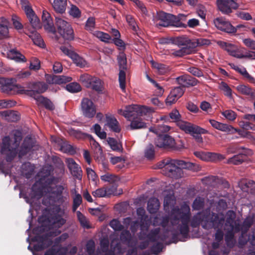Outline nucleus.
I'll return each instance as SVG.
<instances>
[{"label":"nucleus","mask_w":255,"mask_h":255,"mask_svg":"<svg viewBox=\"0 0 255 255\" xmlns=\"http://www.w3.org/2000/svg\"><path fill=\"white\" fill-rule=\"evenodd\" d=\"M22 168L23 173L25 174L26 178H29V176L32 174L34 171V167L30 163H26L22 165Z\"/></svg>","instance_id":"44"},{"label":"nucleus","mask_w":255,"mask_h":255,"mask_svg":"<svg viewBox=\"0 0 255 255\" xmlns=\"http://www.w3.org/2000/svg\"><path fill=\"white\" fill-rule=\"evenodd\" d=\"M236 89L240 93L248 96L252 99H255V92L254 90L249 86L241 84L237 86Z\"/></svg>","instance_id":"26"},{"label":"nucleus","mask_w":255,"mask_h":255,"mask_svg":"<svg viewBox=\"0 0 255 255\" xmlns=\"http://www.w3.org/2000/svg\"><path fill=\"white\" fill-rule=\"evenodd\" d=\"M177 82L183 87L194 86L198 81L189 75H184L176 78Z\"/></svg>","instance_id":"23"},{"label":"nucleus","mask_w":255,"mask_h":255,"mask_svg":"<svg viewBox=\"0 0 255 255\" xmlns=\"http://www.w3.org/2000/svg\"><path fill=\"white\" fill-rule=\"evenodd\" d=\"M66 89L71 93H77L81 91V86L77 83H71L66 86Z\"/></svg>","instance_id":"53"},{"label":"nucleus","mask_w":255,"mask_h":255,"mask_svg":"<svg viewBox=\"0 0 255 255\" xmlns=\"http://www.w3.org/2000/svg\"><path fill=\"white\" fill-rule=\"evenodd\" d=\"M69 14L74 18H79L81 16V11L78 7L74 5H71L69 11Z\"/></svg>","instance_id":"58"},{"label":"nucleus","mask_w":255,"mask_h":255,"mask_svg":"<svg viewBox=\"0 0 255 255\" xmlns=\"http://www.w3.org/2000/svg\"><path fill=\"white\" fill-rule=\"evenodd\" d=\"M155 22L157 26L164 27L169 26L182 27L184 25L174 15L163 11H160L157 13L155 17Z\"/></svg>","instance_id":"7"},{"label":"nucleus","mask_w":255,"mask_h":255,"mask_svg":"<svg viewBox=\"0 0 255 255\" xmlns=\"http://www.w3.org/2000/svg\"><path fill=\"white\" fill-rule=\"evenodd\" d=\"M230 55L239 59H247L248 51H247L244 47L237 45Z\"/></svg>","instance_id":"28"},{"label":"nucleus","mask_w":255,"mask_h":255,"mask_svg":"<svg viewBox=\"0 0 255 255\" xmlns=\"http://www.w3.org/2000/svg\"><path fill=\"white\" fill-rule=\"evenodd\" d=\"M65 162L71 174L76 178L81 180L82 179V170L80 166L71 158H66Z\"/></svg>","instance_id":"20"},{"label":"nucleus","mask_w":255,"mask_h":255,"mask_svg":"<svg viewBox=\"0 0 255 255\" xmlns=\"http://www.w3.org/2000/svg\"><path fill=\"white\" fill-rule=\"evenodd\" d=\"M95 18L93 17H89L86 21V23L85 24V29L91 32V33H92V32L93 31H94V29L95 28Z\"/></svg>","instance_id":"54"},{"label":"nucleus","mask_w":255,"mask_h":255,"mask_svg":"<svg viewBox=\"0 0 255 255\" xmlns=\"http://www.w3.org/2000/svg\"><path fill=\"white\" fill-rule=\"evenodd\" d=\"M26 17L32 27L33 28V30H36L42 27V24L40 23V21L35 12L27 16Z\"/></svg>","instance_id":"29"},{"label":"nucleus","mask_w":255,"mask_h":255,"mask_svg":"<svg viewBox=\"0 0 255 255\" xmlns=\"http://www.w3.org/2000/svg\"><path fill=\"white\" fill-rule=\"evenodd\" d=\"M244 160V156L243 154H238L229 158L228 160L227 163L229 164L238 165L241 164Z\"/></svg>","instance_id":"48"},{"label":"nucleus","mask_w":255,"mask_h":255,"mask_svg":"<svg viewBox=\"0 0 255 255\" xmlns=\"http://www.w3.org/2000/svg\"><path fill=\"white\" fill-rule=\"evenodd\" d=\"M216 4L219 10L224 14H228L232 9L238 7L237 0H217Z\"/></svg>","instance_id":"17"},{"label":"nucleus","mask_w":255,"mask_h":255,"mask_svg":"<svg viewBox=\"0 0 255 255\" xmlns=\"http://www.w3.org/2000/svg\"><path fill=\"white\" fill-rule=\"evenodd\" d=\"M107 125L114 132H119L121 130L119 123L114 117H107Z\"/></svg>","instance_id":"30"},{"label":"nucleus","mask_w":255,"mask_h":255,"mask_svg":"<svg viewBox=\"0 0 255 255\" xmlns=\"http://www.w3.org/2000/svg\"><path fill=\"white\" fill-rule=\"evenodd\" d=\"M71 59L77 66L80 68L88 67L89 66L88 63L76 53L71 55Z\"/></svg>","instance_id":"33"},{"label":"nucleus","mask_w":255,"mask_h":255,"mask_svg":"<svg viewBox=\"0 0 255 255\" xmlns=\"http://www.w3.org/2000/svg\"><path fill=\"white\" fill-rule=\"evenodd\" d=\"M219 88L226 96L230 98L232 97V90L226 83L221 82Z\"/></svg>","instance_id":"56"},{"label":"nucleus","mask_w":255,"mask_h":255,"mask_svg":"<svg viewBox=\"0 0 255 255\" xmlns=\"http://www.w3.org/2000/svg\"><path fill=\"white\" fill-rule=\"evenodd\" d=\"M77 215L81 225L84 228H89V222L86 217L80 211L77 212Z\"/></svg>","instance_id":"57"},{"label":"nucleus","mask_w":255,"mask_h":255,"mask_svg":"<svg viewBox=\"0 0 255 255\" xmlns=\"http://www.w3.org/2000/svg\"><path fill=\"white\" fill-rule=\"evenodd\" d=\"M180 128L185 132L190 133L192 136L197 133H207L208 130L197 125L184 121H180L178 123Z\"/></svg>","instance_id":"16"},{"label":"nucleus","mask_w":255,"mask_h":255,"mask_svg":"<svg viewBox=\"0 0 255 255\" xmlns=\"http://www.w3.org/2000/svg\"><path fill=\"white\" fill-rule=\"evenodd\" d=\"M214 23L218 29L222 31L230 33L236 32V28L223 17L216 18L214 20Z\"/></svg>","instance_id":"19"},{"label":"nucleus","mask_w":255,"mask_h":255,"mask_svg":"<svg viewBox=\"0 0 255 255\" xmlns=\"http://www.w3.org/2000/svg\"><path fill=\"white\" fill-rule=\"evenodd\" d=\"M110 188H100L92 192V195L95 198H101L111 194Z\"/></svg>","instance_id":"35"},{"label":"nucleus","mask_w":255,"mask_h":255,"mask_svg":"<svg viewBox=\"0 0 255 255\" xmlns=\"http://www.w3.org/2000/svg\"><path fill=\"white\" fill-rule=\"evenodd\" d=\"M64 189L62 186H56L55 188L44 187L41 189L42 195L44 196L43 204L48 206L52 204L56 198L60 195Z\"/></svg>","instance_id":"8"},{"label":"nucleus","mask_w":255,"mask_h":255,"mask_svg":"<svg viewBox=\"0 0 255 255\" xmlns=\"http://www.w3.org/2000/svg\"><path fill=\"white\" fill-rule=\"evenodd\" d=\"M217 43L221 48L226 50L230 55L237 46V45L232 44L231 43L223 41H218Z\"/></svg>","instance_id":"36"},{"label":"nucleus","mask_w":255,"mask_h":255,"mask_svg":"<svg viewBox=\"0 0 255 255\" xmlns=\"http://www.w3.org/2000/svg\"><path fill=\"white\" fill-rule=\"evenodd\" d=\"M56 25L59 33L65 39L74 38L73 30L69 22L61 18L56 17Z\"/></svg>","instance_id":"10"},{"label":"nucleus","mask_w":255,"mask_h":255,"mask_svg":"<svg viewBox=\"0 0 255 255\" xmlns=\"http://www.w3.org/2000/svg\"><path fill=\"white\" fill-rule=\"evenodd\" d=\"M21 139L20 135L15 136L14 143L12 144V145H11L10 140L8 136H5L3 138L1 153L7 155V161L10 160L11 158L13 157L16 155V149Z\"/></svg>","instance_id":"9"},{"label":"nucleus","mask_w":255,"mask_h":255,"mask_svg":"<svg viewBox=\"0 0 255 255\" xmlns=\"http://www.w3.org/2000/svg\"><path fill=\"white\" fill-rule=\"evenodd\" d=\"M42 21L44 28L46 31L51 32L54 31L52 18L50 13L46 10L42 11Z\"/></svg>","instance_id":"22"},{"label":"nucleus","mask_w":255,"mask_h":255,"mask_svg":"<svg viewBox=\"0 0 255 255\" xmlns=\"http://www.w3.org/2000/svg\"><path fill=\"white\" fill-rule=\"evenodd\" d=\"M224 217L223 214H215L211 213L210 210H207L195 215L191 220V226L194 228L201 224L205 229H218L215 234V240L220 241L223 238L222 229L224 227Z\"/></svg>","instance_id":"2"},{"label":"nucleus","mask_w":255,"mask_h":255,"mask_svg":"<svg viewBox=\"0 0 255 255\" xmlns=\"http://www.w3.org/2000/svg\"><path fill=\"white\" fill-rule=\"evenodd\" d=\"M154 109L146 106H140L133 105L126 107V110L119 109V114L124 116L128 121H130V128L131 129H136L146 127V124L139 116H142L152 113Z\"/></svg>","instance_id":"3"},{"label":"nucleus","mask_w":255,"mask_h":255,"mask_svg":"<svg viewBox=\"0 0 255 255\" xmlns=\"http://www.w3.org/2000/svg\"><path fill=\"white\" fill-rule=\"evenodd\" d=\"M101 179L105 182H108L110 183H114L119 180L117 176L115 175L107 172L104 175L101 176Z\"/></svg>","instance_id":"47"},{"label":"nucleus","mask_w":255,"mask_h":255,"mask_svg":"<svg viewBox=\"0 0 255 255\" xmlns=\"http://www.w3.org/2000/svg\"><path fill=\"white\" fill-rule=\"evenodd\" d=\"M160 206L159 200L155 198H151L148 201L147 210L150 213H155Z\"/></svg>","instance_id":"34"},{"label":"nucleus","mask_w":255,"mask_h":255,"mask_svg":"<svg viewBox=\"0 0 255 255\" xmlns=\"http://www.w3.org/2000/svg\"><path fill=\"white\" fill-rule=\"evenodd\" d=\"M159 229H156L154 231H152L150 234L147 235H145L143 233H140L139 237L141 239L145 240V241L140 244L139 247L141 249H145L149 244V242L154 241L157 240L158 238V234L159 233Z\"/></svg>","instance_id":"21"},{"label":"nucleus","mask_w":255,"mask_h":255,"mask_svg":"<svg viewBox=\"0 0 255 255\" xmlns=\"http://www.w3.org/2000/svg\"><path fill=\"white\" fill-rule=\"evenodd\" d=\"M94 129L96 134L101 139H105L106 138L107 134L106 132L101 131V128L98 124H95L94 127Z\"/></svg>","instance_id":"64"},{"label":"nucleus","mask_w":255,"mask_h":255,"mask_svg":"<svg viewBox=\"0 0 255 255\" xmlns=\"http://www.w3.org/2000/svg\"><path fill=\"white\" fill-rule=\"evenodd\" d=\"M107 141L113 150L120 151L122 149V145L114 138L109 137Z\"/></svg>","instance_id":"43"},{"label":"nucleus","mask_w":255,"mask_h":255,"mask_svg":"<svg viewBox=\"0 0 255 255\" xmlns=\"http://www.w3.org/2000/svg\"><path fill=\"white\" fill-rule=\"evenodd\" d=\"M29 68L34 71L38 70L40 68V61L36 57H32L30 60Z\"/></svg>","instance_id":"51"},{"label":"nucleus","mask_w":255,"mask_h":255,"mask_svg":"<svg viewBox=\"0 0 255 255\" xmlns=\"http://www.w3.org/2000/svg\"><path fill=\"white\" fill-rule=\"evenodd\" d=\"M175 199L172 194L165 197L164 207L165 210L171 209L169 218L156 216L153 221L154 226L161 225L163 229L167 232L176 235L178 232L186 236L189 232V223L191 213L189 205H182L180 208L174 207Z\"/></svg>","instance_id":"1"},{"label":"nucleus","mask_w":255,"mask_h":255,"mask_svg":"<svg viewBox=\"0 0 255 255\" xmlns=\"http://www.w3.org/2000/svg\"><path fill=\"white\" fill-rule=\"evenodd\" d=\"M20 4L22 9L24 10L26 16L34 13L32 8L31 4L27 0H21Z\"/></svg>","instance_id":"39"},{"label":"nucleus","mask_w":255,"mask_h":255,"mask_svg":"<svg viewBox=\"0 0 255 255\" xmlns=\"http://www.w3.org/2000/svg\"><path fill=\"white\" fill-rule=\"evenodd\" d=\"M66 0H54L52 6L58 13H63L66 10Z\"/></svg>","instance_id":"31"},{"label":"nucleus","mask_w":255,"mask_h":255,"mask_svg":"<svg viewBox=\"0 0 255 255\" xmlns=\"http://www.w3.org/2000/svg\"><path fill=\"white\" fill-rule=\"evenodd\" d=\"M178 43L183 47L177 50H172L171 54L175 56L181 57L193 53L195 51L194 48L197 46L209 45L210 41L204 38L190 40L187 38H181L178 40Z\"/></svg>","instance_id":"4"},{"label":"nucleus","mask_w":255,"mask_h":255,"mask_svg":"<svg viewBox=\"0 0 255 255\" xmlns=\"http://www.w3.org/2000/svg\"><path fill=\"white\" fill-rule=\"evenodd\" d=\"M60 150L64 153L73 154L75 151L73 147L67 142H63L60 146Z\"/></svg>","instance_id":"55"},{"label":"nucleus","mask_w":255,"mask_h":255,"mask_svg":"<svg viewBox=\"0 0 255 255\" xmlns=\"http://www.w3.org/2000/svg\"><path fill=\"white\" fill-rule=\"evenodd\" d=\"M110 226L111 228H112L115 231H122L124 227L119 221L117 219H113L110 223Z\"/></svg>","instance_id":"62"},{"label":"nucleus","mask_w":255,"mask_h":255,"mask_svg":"<svg viewBox=\"0 0 255 255\" xmlns=\"http://www.w3.org/2000/svg\"><path fill=\"white\" fill-rule=\"evenodd\" d=\"M236 214L233 211H229L226 214V221L224 227L229 232H238L240 230L239 221L236 220Z\"/></svg>","instance_id":"15"},{"label":"nucleus","mask_w":255,"mask_h":255,"mask_svg":"<svg viewBox=\"0 0 255 255\" xmlns=\"http://www.w3.org/2000/svg\"><path fill=\"white\" fill-rule=\"evenodd\" d=\"M194 154L197 158L205 162H216L225 158L224 155L216 152L196 151Z\"/></svg>","instance_id":"14"},{"label":"nucleus","mask_w":255,"mask_h":255,"mask_svg":"<svg viewBox=\"0 0 255 255\" xmlns=\"http://www.w3.org/2000/svg\"><path fill=\"white\" fill-rule=\"evenodd\" d=\"M170 129V127L166 125H160L157 128H150V131L160 135V132H165L168 131Z\"/></svg>","instance_id":"49"},{"label":"nucleus","mask_w":255,"mask_h":255,"mask_svg":"<svg viewBox=\"0 0 255 255\" xmlns=\"http://www.w3.org/2000/svg\"><path fill=\"white\" fill-rule=\"evenodd\" d=\"M235 131H233V134L238 132L239 135L244 138H247L250 139H254V137L252 135L251 132L247 131V130H241L234 128Z\"/></svg>","instance_id":"50"},{"label":"nucleus","mask_w":255,"mask_h":255,"mask_svg":"<svg viewBox=\"0 0 255 255\" xmlns=\"http://www.w3.org/2000/svg\"><path fill=\"white\" fill-rule=\"evenodd\" d=\"M72 78L64 75L54 76L52 78V83L54 84H62L70 82Z\"/></svg>","instance_id":"37"},{"label":"nucleus","mask_w":255,"mask_h":255,"mask_svg":"<svg viewBox=\"0 0 255 255\" xmlns=\"http://www.w3.org/2000/svg\"><path fill=\"white\" fill-rule=\"evenodd\" d=\"M27 34L32 40L35 45L40 47H44V43L43 40L36 30L29 29Z\"/></svg>","instance_id":"25"},{"label":"nucleus","mask_w":255,"mask_h":255,"mask_svg":"<svg viewBox=\"0 0 255 255\" xmlns=\"http://www.w3.org/2000/svg\"><path fill=\"white\" fill-rule=\"evenodd\" d=\"M229 65L232 69L235 70L243 75L249 82L254 84L255 83V79L248 73L244 67H240L233 63H230Z\"/></svg>","instance_id":"27"},{"label":"nucleus","mask_w":255,"mask_h":255,"mask_svg":"<svg viewBox=\"0 0 255 255\" xmlns=\"http://www.w3.org/2000/svg\"><path fill=\"white\" fill-rule=\"evenodd\" d=\"M90 144L95 152L100 155L102 154L103 151L100 144L93 138L90 139Z\"/></svg>","instance_id":"59"},{"label":"nucleus","mask_w":255,"mask_h":255,"mask_svg":"<svg viewBox=\"0 0 255 255\" xmlns=\"http://www.w3.org/2000/svg\"><path fill=\"white\" fill-rule=\"evenodd\" d=\"M184 90L183 88H181L180 87H177L171 90L170 93L173 95L174 97H176L178 99L180 98L183 94H184Z\"/></svg>","instance_id":"63"},{"label":"nucleus","mask_w":255,"mask_h":255,"mask_svg":"<svg viewBox=\"0 0 255 255\" xmlns=\"http://www.w3.org/2000/svg\"><path fill=\"white\" fill-rule=\"evenodd\" d=\"M152 67L159 74L163 75L169 71V68L164 64L156 62L153 60L150 61Z\"/></svg>","instance_id":"32"},{"label":"nucleus","mask_w":255,"mask_h":255,"mask_svg":"<svg viewBox=\"0 0 255 255\" xmlns=\"http://www.w3.org/2000/svg\"><path fill=\"white\" fill-rule=\"evenodd\" d=\"M1 114L7 121L15 122L19 119V116L13 112L4 111Z\"/></svg>","instance_id":"45"},{"label":"nucleus","mask_w":255,"mask_h":255,"mask_svg":"<svg viewBox=\"0 0 255 255\" xmlns=\"http://www.w3.org/2000/svg\"><path fill=\"white\" fill-rule=\"evenodd\" d=\"M15 82L16 80L13 78H0V87H2L3 92L13 94L22 93L24 91L23 87Z\"/></svg>","instance_id":"11"},{"label":"nucleus","mask_w":255,"mask_h":255,"mask_svg":"<svg viewBox=\"0 0 255 255\" xmlns=\"http://www.w3.org/2000/svg\"><path fill=\"white\" fill-rule=\"evenodd\" d=\"M31 142V139L30 138H26L24 141L23 147L21 151H20V155H22L25 153L27 152L30 150L32 146L31 144L29 145V143Z\"/></svg>","instance_id":"61"},{"label":"nucleus","mask_w":255,"mask_h":255,"mask_svg":"<svg viewBox=\"0 0 255 255\" xmlns=\"http://www.w3.org/2000/svg\"><path fill=\"white\" fill-rule=\"evenodd\" d=\"M204 199L201 197H197L194 200L192 207L194 210H200L204 205Z\"/></svg>","instance_id":"60"},{"label":"nucleus","mask_w":255,"mask_h":255,"mask_svg":"<svg viewBox=\"0 0 255 255\" xmlns=\"http://www.w3.org/2000/svg\"><path fill=\"white\" fill-rule=\"evenodd\" d=\"M7 57L17 62H25L26 59L16 49H11L6 52Z\"/></svg>","instance_id":"24"},{"label":"nucleus","mask_w":255,"mask_h":255,"mask_svg":"<svg viewBox=\"0 0 255 255\" xmlns=\"http://www.w3.org/2000/svg\"><path fill=\"white\" fill-rule=\"evenodd\" d=\"M155 145L160 148H171L175 149H179L183 145L182 142L180 144H177L174 138L168 135H159L155 140Z\"/></svg>","instance_id":"12"},{"label":"nucleus","mask_w":255,"mask_h":255,"mask_svg":"<svg viewBox=\"0 0 255 255\" xmlns=\"http://www.w3.org/2000/svg\"><path fill=\"white\" fill-rule=\"evenodd\" d=\"M91 82V85L89 88H91L98 92L102 91L103 85L101 80L99 78L94 77Z\"/></svg>","instance_id":"42"},{"label":"nucleus","mask_w":255,"mask_h":255,"mask_svg":"<svg viewBox=\"0 0 255 255\" xmlns=\"http://www.w3.org/2000/svg\"><path fill=\"white\" fill-rule=\"evenodd\" d=\"M190 163L180 160H164L159 163L158 168L163 169L164 174L172 178L178 179L183 176L182 169L187 168Z\"/></svg>","instance_id":"5"},{"label":"nucleus","mask_w":255,"mask_h":255,"mask_svg":"<svg viewBox=\"0 0 255 255\" xmlns=\"http://www.w3.org/2000/svg\"><path fill=\"white\" fill-rule=\"evenodd\" d=\"M11 21L14 27L17 30H21L23 26L21 23V18L17 15L13 14L11 16Z\"/></svg>","instance_id":"46"},{"label":"nucleus","mask_w":255,"mask_h":255,"mask_svg":"<svg viewBox=\"0 0 255 255\" xmlns=\"http://www.w3.org/2000/svg\"><path fill=\"white\" fill-rule=\"evenodd\" d=\"M92 34L95 37H97L101 41L108 43L111 39V37L108 33L103 32L102 31L96 30L92 32Z\"/></svg>","instance_id":"38"},{"label":"nucleus","mask_w":255,"mask_h":255,"mask_svg":"<svg viewBox=\"0 0 255 255\" xmlns=\"http://www.w3.org/2000/svg\"><path fill=\"white\" fill-rule=\"evenodd\" d=\"M144 157L148 160H152L155 157V150L152 144L148 145L144 149Z\"/></svg>","instance_id":"41"},{"label":"nucleus","mask_w":255,"mask_h":255,"mask_svg":"<svg viewBox=\"0 0 255 255\" xmlns=\"http://www.w3.org/2000/svg\"><path fill=\"white\" fill-rule=\"evenodd\" d=\"M218 129L230 134H233V131H235L234 128L232 126L221 123Z\"/></svg>","instance_id":"52"},{"label":"nucleus","mask_w":255,"mask_h":255,"mask_svg":"<svg viewBox=\"0 0 255 255\" xmlns=\"http://www.w3.org/2000/svg\"><path fill=\"white\" fill-rule=\"evenodd\" d=\"M94 77L88 74L85 73L80 75L79 78V81L81 82L83 85L87 88H89L91 85V81Z\"/></svg>","instance_id":"40"},{"label":"nucleus","mask_w":255,"mask_h":255,"mask_svg":"<svg viewBox=\"0 0 255 255\" xmlns=\"http://www.w3.org/2000/svg\"><path fill=\"white\" fill-rule=\"evenodd\" d=\"M112 242L111 244V252L107 253L105 255H114V254H123L125 248L123 247V244L129 245V240L130 239V234L129 231H123L121 235L120 240L118 239V236L115 234L111 236Z\"/></svg>","instance_id":"6"},{"label":"nucleus","mask_w":255,"mask_h":255,"mask_svg":"<svg viewBox=\"0 0 255 255\" xmlns=\"http://www.w3.org/2000/svg\"><path fill=\"white\" fill-rule=\"evenodd\" d=\"M81 109L83 115L89 118H93L96 113L95 106L93 102L88 98H84L82 100Z\"/></svg>","instance_id":"18"},{"label":"nucleus","mask_w":255,"mask_h":255,"mask_svg":"<svg viewBox=\"0 0 255 255\" xmlns=\"http://www.w3.org/2000/svg\"><path fill=\"white\" fill-rule=\"evenodd\" d=\"M118 61L120 67L119 74V81L120 86L123 91L126 90V73L125 70L127 69V58L124 52H120L118 56Z\"/></svg>","instance_id":"13"}]
</instances>
